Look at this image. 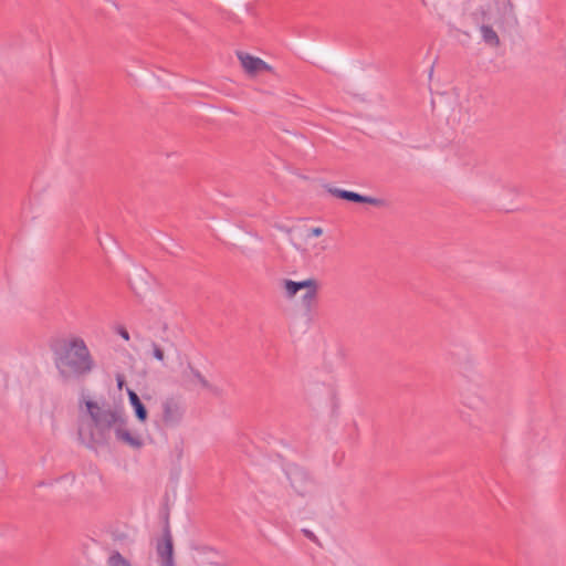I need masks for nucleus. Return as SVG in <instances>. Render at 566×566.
I'll list each match as a JSON object with an SVG mask.
<instances>
[{
  "instance_id": "f8f14e48",
  "label": "nucleus",
  "mask_w": 566,
  "mask_h": 566,
  "mask_svg": "<svg viewBox=\"0 0 566 566\" xmlns=\"http://www.w3.org/2000/svg\"><path fill=\"white\" fill-rule=\"evenodd\" d=\"M483 42L491 46L497 48L501 44L497 32L488 24H482L479 29Z\"/></svg>"
},
{
  "instance_id": "9b49d317",
  "label": "nucleus",
  "mask_w": 566,
  "mask_h": 566,
  "mask_svg": "<svg viewBox=\"0 0 566 566\" xmlns=\"http://www.w3.org/2000/svg\"><path fill=\"white\" fill-rule=\"evenodd\" d=\"M161 566H174V547L169 536H165L157 547Z\"/></svg>"
},
{
  "instance_id": "0eeeda50",
  "label": "nucleus",
  "mask_w": 566,
  "mask_h": 566,
  "mask_svg": "<svg viewBox=\"0 0 566 566\" xmlns=\"http://www.w3.org/2000/svg\"><path fill=\"white\" fill-rule=\"evenodd\" d=\"M163 421L168 424L178 423L185 415V402L180 398L168 397L163 402Z\"/></svg>"
},
{
  "instance_id": "20e7f679",
  "label": "nucleus",
  "mask_w": 566,
  "mask_h": 566,
  "mask_svg": "<svg viewBox=\"0 0 566 566\" xmlns=\"http://www.w3.org/2000/svg\"><path fill=\"white\" fill-rule=\"evenodd\" d=\"M85 405L94 422L102 428H108L115 432L117 428L122 427L127 421V417L123 410L105 409L96 401L92 400H87Z\"/></svg>"
},
{
  "instance_id": "f257e3e1",
  "label": "nucleus",
  "mask_w": 566,
  "mask_h": 566,
  "mask_svg": "<svg viewBox=\"0 0 566 566\" xmlns=\"http://www.w3.org/2000/svg\"><path fill=\"white\" fill-rule=\"evenodd\" d=\"M55 365L64 378H73L93 370L94 360L85 342L72 337L65 344L63 352L55 357Z\"/></svg>"
},
{
  "instance_id": "7ed1b4c3",
  "label": "nucleus",
  "mask_w": 566,
  "mask_h": 566,
  "mask_svg": "<svg viewBox=\"0 0 566 566\" xmlns=\"http://www.w3.org/2000/svg\"><path fill=\"white\" fill-rule=\"evenodd\" d=\"M323 234L322 227L304 226L297 230L294 247L306 256H318L327 250L326 241L319 239Z\"/></svg>"
},
{
  "instance_id": "423d86ee",
  "label": "nucleus",
  "mask_w": 566,
  "mask_h": 566,
  "mask_svg": "<svg viewBox=\"0 0 566 566\" xmlns=\"http://www.w3.org/2000/svg\"><path fill=\"white\" fill-rule=\"evenodd\" d=\"M181 378L192 389L198 391H214L213 385L189 361L181 364Z\"/></svg>"
},
{
  "instance_id": "ddd939ff",
  "label": "nucleus",
  "mask_w": 566,
  "mask_h": 566,
  "mask_svg": "<svg viewBox=\"0 0 566 566\" xmlns=\"http://www.w3.org/2000/svg\"><path fill=\"white\" fill-rule=\"evenodd\" d=\"M105 566H132V564L119 553L113 552L108 556Z\"/></svg>"
},
{
  "instance_id": "9d476101",
  "label": "nucleus",
  "mask_w": 566,
  "mask_h": 566,
  "mask_svg": "<svg viewBox=\"0 0 566 566\" xmlns=\"http://www.w3.org/2000/svg\"><path fill=\"white\" fill-rule=\"evenodd\" d=\"M127 395L129 405L133 408L136 419L140 423H146V421L148 420V411L145 405L133 389L127 388Z\"/></svg>"
},
{
  "instance_id": "f03ea898",
  "label": "nucleus",
  "mask_w": 566,
  "mask_h": 566,
  "mask_svg": "<svg viewBox=\"0 0 566 566\" xmlns=\"http://www.w3.org/2000/svg\"><path fill=\"white\" fill-rule=\"evenodd\" d=\"M280 286L284 298L294 301L298 296L300 303L304 308L311 310L317 303L321 284L314 276H307L298 281L283 279Z\"/></svg>"
},
{
  "instance_id": "dca6fc26",
  "label": "nucleus",
  "mask_w": 566,
  "mask_h": 566,
  "mask_svg": "<svg viewBox=\"0 0 566 566\" xmlns=\"http://www.w3.org/2000/svg\"><path fill=\"white\" fill-rule=\"evenodd\" d=\"M116 381H117L118 389H122L124 384H125L124 376L123 375H117L116 376Z\"/></svg>"
},
{
  "instance_id": "39448f33",
  "label": "nucleus",
  "mask_w": 566,
  "mask_h": 566,
  "mask_svg": "<svg viewBox=\"0 0 566 566\" xmlns=\"http://www.w3.org/2000/svg\"><path fill=\"white\" fill-rule=\"evenodd\" d=\"M237 57L240 62L243 72L249 77L254 78L265 73H274V69L272 65L250 53L239 51L237 52Z\"/></svg>"
},
{
  "instance_id": "4468645a",
  "label": "nucleus",
  "mask_w": 566,
  "mask_h": 566,
  "mask_svg": "<svg viewBox=\"0 0 566 566\" xmlns=\"http://www.w3.org/2000/svg\"><path fill=\"white\" fill-rule=\"evenodd\" d=\"M146 355L148 357L155 358L158 361H164V359H165V352H164V349L159 345H157L155 343H151L149 345V349L147 350Z\"/></svg>"
},
{
  "instance_id": "1a4fd4ad",
  "label": "nucleus",
  "mask_w": 566,
  "mask_h": 566,
  "mask_svg": "<svg viewBox=\"0 0 566 566\" xmlns=\"http://www.w3.org/2000/svg\"><path fill=\"white\" fill-rule=\"evenodd\" d=\"M329 193L333 195L336 198H340L347 201L358 202V203H368L373 206H377L380 203V201L373 197L361 196L357 192L349 191V190H343L338 188H331Z\"/></svg>"
},
{
  "instance_id": "6e6552de",
  "label": "nucleus",
  "mask_w": 566,
  "mask_h": 566,
  "mask_svg": "<svg viewBox=\"0 0 566 566\" xmlns=\"http://www.w3.org/2000/svg\"><path fill=\"white\" fill-rule=\"evenodd\" d=\"M115 438L118 442L132 448V449H140L145 446V437L138 431L134 430L128 420L122 427L117 428L114 432Z\"/></svg>"
},
{
  "instance_id": "2eb2a0df",
  "label": "nucleus",
  "mask_w": 566,
  "mask_h": 566,
  "mask_svg": "<svg viewBox=\"0 0 566 566\" xmlns=\"http://www.w3.org/2000/svg\"><path fill=\"white\" fill-rule=\"evenodd\" d=\"M117 333L126 342L129 340V333H128V331L124 326H119L117 328Z\"/></svg>"
}]
</instances>
